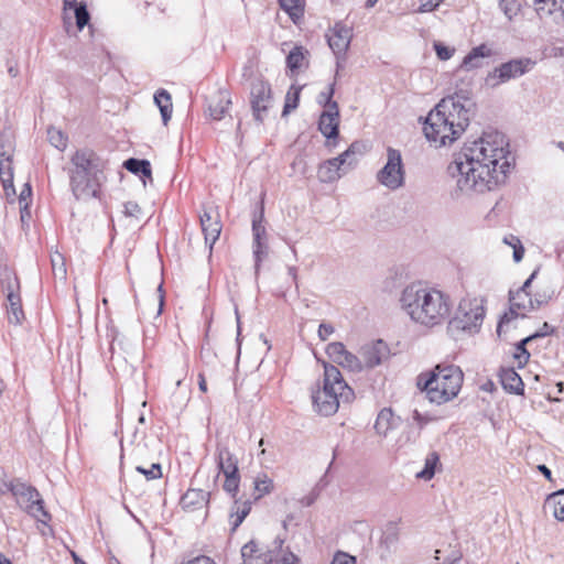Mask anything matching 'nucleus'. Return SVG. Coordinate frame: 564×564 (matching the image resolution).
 <instances>
[{
	"label": "nucleus",
	"mask_w": 564,
	"mask_h": 564,
	"mask_svg": "<svg viewBox=\"0 0 564 564\" xmlns=\"http://www.w3.org/2000/svg\"><path fill=\"white\" fill-rule=\"evenodd\" d=\"M263 220L264 207L263 203H261L259 212L256 213L252 218V249L256 274L259 273L261 262L268 257L269 250L267 230L263 226Z\"/></svg>",
	"instance_id": "12"
},
{
	"label": "nucleus",
	"mask_w": 564,
	"mask_h": 564,
	"mask_svg": "<svg viewBox=\"0 0 564 564\" xmlns=\"http://www.w3.org/2000/svg\"><path fill=\"white\" fill-rule=\"evenodd\" d=\"M440 4L436 0H420L419 12L434 11Z\"/></svg>",
	"instance_id": "57"
},
{
	"label": "nucleus",
	"mask_w": 564,
	"mask_h": 564,
	"mask_svg": "<svg viewBox=\"0 0 564 564\" xmlns=\"http://www.w3.org/2000/svg\"><path fill=\"white\" fill-rule=\"evenodd\" d=\"M326 352L335 362H339L347 354V350L343 343L334 341L327 345Z\"/></svg>",
	"instance_id": "45"
},
{
	"label": "nucleus",
	"mask_w": 564,
	"mask_h": 564,
	"mask_svg": "<svg viewBox=\"0 0 564 564\" xmlns=\"http://www.w3.org/2000/svg\"><path fill=\"white\" fill-rule=\"evenodd\" d=\"M338 364L351 371H360L362 369V359L360 360L357 356L349 351H347V354L343 357V360H340Z\"/></svg>",
	"instance_id": "46"
},
{
	"label": "nucleus",
	"mask_w": 564,
	"mask_h": 564,
	"mask_svg": "<svg viewBox=\"0 0 564 564\" xmlns=\"http://www.w3.org/2000/svg\"><path fill=\"white\" fill-rule=\"evenodd\" d=\"M509 153L505 134L484 132L478 140L464 144L447 171L465 195L490 192L507 180L511 167Z\"/></svg>",
	"instance_id": "1"
},
{
	"label": "nucleus",
	"mask_w": 564,
	"mask_h": 564,
	"mask_svg": "<svg viewBox=\"0 0 564 564\" xmlns=\"http://www.w3.org/2000/svg\"><path fill=\"white\" fill-rule=\"evenodd\" d=\"M231 106V98L227 90L219 89L210 98L208 104V113L213 120L219 121L225 118Z\"/></svg>",
	"instance_id": "19"
},
{
	"label": "nucleus",
	"mask_w": 564,
	"mask_h": 564,
	"mask_svg": "<svg viewBox=\"0 0 564 564\" xmlns=\"http://www.w3.org/2000/svg\"><path fill=\"white\" fill-rule=\"evenodd\" d=\"M225 476V482H224V490L230 494L234 498L236 497L238 489H239V482H240V474H230V475H224Z\"/></svg>",
	"instance_id": "47"
},
{
	"label": "nucleus",
	"mask_w": 564,
	"mask_h": 564,
	"mask_svg": "<svg viewBox=\"0 0 564 564\" xmlns=\"http://www.w3.org/2000/svg\"><path fill=\"white\" fill-rule=\"evenodd\" d=\"M13 139L10 133L0 134V159H12Z\"/></svg>",
	"instance_id": "43"
},
{
	"label": "nucleus",
	"mask_w": 564,
	"mask_h": 564,
	"mask_svg": "<svg viewBox=\"0 0 564 564\" xmlns=\"http://www.w3.org/2000/svg\"><path fill=\"white\" fill-rule=\"evenodd\" d=\"M123 167L130 173L152 180L151 164L148 160L130 158L123 162Z\"/></svg>",
	"instance_id": "28"
},
{
	"label": "nucleus",
	"mask_w": 564,
	"mask_h": 564,
	"mask_svg": "<svg viewBox=\"0 0 564 564\" xmlns=\"http://www.w3.org/2000/svg\"><path fill=\"white\" fill-rule=\"evenodd\" d=\"M209 492L202 489H188L181 498V506L186 511L200 509L208 503Z\"/></svg>",
	"instance_id": "25"
},
{
	"label": "nucleus",
	"mask_w": 564,
	"mask_h": 564,
	"mask_svg": "<svg viewBox=\"0 0 564 564\" xmlns=\"http://www.w3.org/2000/svg\"><path fill=\"white\" fill-rule=\"evenodd\" d=\"M275 544L276 549H281L283 540L276 539ZM268 564H299V558L290 551L280 550V553L275 557H273V554L270 556Z\"/></svg>",
	"instance_id": "34"
},
{
	"label": "nucleus",
	"mask_w": 564,
	"mask_h": 564,
	"mask_svg": "<svg viewBox=\"0 0 564 564\" xmlns=\"http://www.w3.org/2000/svg\"><path fill=\"white\" fill-rule=\"evenodd\" d=\"M352 389L345 382L339 369L334 365L324 364L322 386L312 390V403L316 413L322 416L335 414L340 403L354 399Z\"/></svg>",
	"instance_id": "5"
},
{
	"label": "nucleus",
	"mask_w": 564,
	"mask_h": 564,
	"mask_svg": "<svg viewBox=\"0 0 564 564\" xmlns=\"http://www.w3.org/2000/svg\"><path fill=\"white\" fill-rule=\"evenodd\" d=\"M393 413L391 409H382L376 420L375 429L378 434L387 435L389 430L392 427Z\"/></svg>",
	"instance_id": "33"
},
{
	"label": "nucleus",
	"mask_w": 564,
	"mask_h": 564,
	"mask_svg": "<svg viewBox=\"0 0 564 564\" xmlns=\"http://www.w3.org/2000/svg\"><path fill=\"white\" fill-rule=\"evenodd\" d=\"M500 382L503 389L510 393L522 394L524 384L521 377L513 368L501 369Z\"/></svg>",
	"instance_id": "26"
},
{
	"label": "nucleus",
	"mask_w": 564,
	"mask_h": 564,
	"mask_svg": "<svg viewBox=\"0 0 564 564\" xmlns=\"http://www.w3.org/2000/svg\"><path fill=\"white\" fill-rule=\"evenodd\" d=\"M251 510V501L245 500L240 502L239 500H235L234 506L231 508L230 519H231V530L235 531L246 519Z\"/></svg>",
	"instance_id": "30"
},
{
	"label": "nucleus",
	"mask_w": 564,
	"mask_h": 564,
	"mask_svg": "<svg viewBox=\"0 0 564 564\" xmlns=\"http://www.w3.org/2000/svg\"><path fill=\"white\" fill-rule=\"evenodd\" d=\"M330 564H356V558L344 552H337Z\"/></svg>",
	"instance_id": "52"
},
{
	"label": "nucleus",
	"mask_w": 564,
	"mask_h": 564,
	"mask_svg": "<svg viewBox=\"0 0 564 564\" xmlns=\"http://www.w3.org/2000/svg\"><path fill=\"white\" fill-rule=\"evenodd\" d=\"M334 327L330 324L322 323L318 326V337L321 340L325 341L327 338L334 333Z\"/></svg>",
	"instance_id": "53"
},
{
	"label": "nucleus",
	"mask_w": 564,
	"mask_h": 564,
	"mask_svg": "<svg viewBox=\"0 0 564 564\" xmlns=\"http://www.w3.org/2000/svg\"><path fill=\"white\" fill-rule=\"evenodd\" d=\"M544 335H545V333L536 332V333L521 339L516 345L517 352L514 354V358L519 361L520 366L525 365L530 359V352L528 351V349L525 347L527 344L535 338L543 337Z\"/></svg>",
	"instance_id": "31"
},
{
	"label": "nucleus",
	"mask_w": 564,
	"mask_h": 564,
	"mask_svg": "<svg viewBox=\"0 0 564 564\" xmlns=\"http://www.w3.org/2000/svg\"><path fill=\"white\" fill-rule=\"evenodd\" d=\"M512 249H513L512 257H513L514 262H520L524 256V248H523L522 243L520 242Z\"/></svg>",
	"instance_id": "58"
},
{
	"label": "nucleus",
	"mask_w": 564,
	"mask_h": 564,
	"mask_svg": "<svg viewBox=\"0 0 564 564\" xmlns=\"http://www.w3.org/2000/svg\"><path fill=\"white\" fill-rule=\"evenodd\" d=\"M253 484L254 490L258 492V495L254 497L256 500L260 499L264 495L270 494L273 489V481L265 474L258 476Z\"/></svg>",
	"instance_id": "37"
},
{
	"label": "nucleus",
	"mask_w": 564,
	"mask_h": 564,
	"mask_svg": "<svg viewBox=\"0 0 564 564\" xmlns=\"http://www.w3.org/2000/svg\"><path fill=\"white\" fill-rule=\"evenodd\" d=\"M215 455L217 466L224 475L239 474L238 458L227 446L218 444Z\"/></svg>",
	"instance_id": "21"
},
{
	"label": "nucleus",
	"mask_w": 564,
	"mask_h": 564,
	"mask_svg": "<svg viewBox=\"0 0 564 564\" xmlns=\"http://www.w3.org/2000/svg\"><path fill=\"white\" fill-rule=\"evenodd\" d=\"M377 181L391 191L399 189L404 185L405 171L399 150L388 148L387 163L378 171Z\"/></svg>",
	"instance_id": "10"
},
{
	"label": "nucleus",
	"mask_w": 564,
	"mask_h": 564,
	"mask_svg": "<svg viewBox=\"0 0 564 564\" xmlns=\"http://www.w3.org/2000/svg\"><path fill=\"white\" fill-rule=\"evenodd\" d=\"M485 318L484 300L478 297L463 299L455 312V315L448 322V332L453 336L459 333H477Z\"/></svg>",
	"instance_id": "7"
},
{
	"label": "nucleus",
	"mask_w": 564,
	"mask_h": 564,
	"mask_svg": "<svg viewBox=\"0 0 564 564\" xmlns=\"http://www.w3.org/2000/svg\"><path fill=\"white\" fill-rule=\"evenodd\" d=\"M31 195H32L31 185L29 183H25L23 189L20 193V202L26 200L28 198L31 197Z\"/></svg>",
	"instance_id": "59"
},
{
	"label": "nucleus",
	"mask_w": 564,
	"mask_h": 564,
	"mask_svg": "<svg viewBox=\"0 0 564 564\" xmlns=\"http://www.w3.org/2000/svg\"><path fill=\"white\" fill-rule=\"evenodd\" d=\"M7 292L8 305V319L9 323L19 325L24 318V313L21 305V299L15 289L19 288L17 279L8 278L2 282Z\"/></svg>",
	"instance_id": "17"
},
{
	"label": "nucleus",
	"mask_w": 564,
	"mask_h": 564,
	"mask_svg": "<svg viewBox=\"0 0 564 564\" xmlns=\"http://www.w3.org/2000/svg\"><path fill=\"white\" fill-rule=\"evenodd\" d=\"M400 304L414 323L429 328L443 324L452 310L447 294L421 282L403 289Z\"/></svg>",
	"instance_id": "3"
},
{
	"label": "nucleus",
	"mask_w": 564,
	"mask_h": 564,
	"mask_svg": "<svg viewBox=\"0 0 564 564\" xmlns=\"http://www.w3.org/2000/svg\"><path fill=\"white\" fill-rule=\"evenodd\" d=\"M52 270L55 278H58L59 280L66 279V267L64 262V257L56 252L54 256H52Z\"/></svg>",
	"instance_id": "44"
},
{
	"label": "nucleus",
	"mask_w": 564,
	"mask_h": 564,
	"mask_svg": "<svg viewBox=\"0 0 564 564\" xmlns=\"http://www.w3.org/2000/svg\"><path fill=\"white\" fill-rule=\"evenodd\" d=\"M538 469L545 476L546 479L552 480V473L547 466L539 465Z\"/></svg>",
	"instance_id": "61"
},
{
	"label": "nucleus",
	"mask_w": 564,
	"mask_h": 564,
	"mask_svg": "<svg viewBox=\"0 0 564 564\" xmlns=\"http://www.w3.org/2000/svg\"><path fill=\"white\" fill-rule=\"evenodd\" d=\"M304 61V54L302 52V47H294L286 57L288 67L292 70H299Z\"/></svg>",
	"instance_id": "42"
},
{
	"label": "nucleus",
	"mask_w": 564,
	"mask_h": 564,
	"mask_svg": "<svg viewBox=\"0 0 564 564\" xmlns=\"http://www.w3.org/2000/svg\"><path fill=\"white\" fill-rule=\"evenodd\" d=\"M318 130L328 140L336 139L339 133V110H324L318 120Z\"/></svg>",
	"instance_id": "20"
},
{
	"label": "nucleus",
	"mask_w": 564,
	"mask_h": 564,
	"mask_svg": "<svg viewBox=\"0 0 564 564\" xmlns=\"http://www.w3.org/2000/svg\"><path fill=\"white\" fill-rule=\"evenodd\" d=\"M546 505L552 506L555 519L564 521V489L551 494L546 499Z\"/></svg>",
	"instance_id": "32"
},
{
	"label": "nucleus",
	"mask_w": 564,
	"mask_h": 564,
	"mask_svg": "<svg viewBox=\"0 0 564 564\" xmlns=\"http://www.w3.org/2000/svg\"><path fill=\"white\" fill-rule=\"evenodd\" d=\"M303 2L304 0H279L280 7L293 21L303 15Z\"/></svg>",
	"instance_id": "36"
},
{
	"label": "nucleus",
	"mask_w": 564,
	"mask_h": 564,
	"mask_svg": "<svg viewBox=\"0 0 564 564\" xmlns=\"http://www.w3.org/2000/svg\"><path fill=\"white\" fill-rule=\"evenodd\" d=\"M198 388L202 392L207 391V383H206V379L203 373L198 375Z\"/></svg>",
	"instance_id": "62"
},
{
	"label": "nucleus",
	"mask_w": 564,
	"mask_h": 564,
	"mask_svg": "<svg viewBox=\"0 0 564 564\" xmlns=\"http://www.w3.org/2000/svg\"><path fill=\"white\" fill-rule=\"evenodd\" d=\"M535 11L540 17L555 15L564 20V0H535Z\"/></svg>",
	"instance_id": "27"
},
{
	"label": "nucleus",
	"mask_w": 564,
	"mask_h": 564,
	"mask_svg": "<svg viewBox=\"0 0 564 564\" xmlns=\"http://www.w3.org/2000/svg\"><path fill=\"white\" fill-rule=\"evenodd\" d=\"M202 231L204 234L205 243L213 249L215 242L219 239L223 225L217 207L204 206L203 213L199 215Z\"/></svg>",
	"instance_id": "15"
},
{
	"label": "nucleus",
	"mask_w": 564,
	"mask_h": 564,
	"mask_svg": "<svg viewBox=\"0 0 564 564\" xmlns=\"http://www.w3.org/2000/svg\"><path fill=\"white\" fill-rule=\"evenodd\" d=\"M0 181L2 183L6 195L9 196L11 194H13V195L15 194V189L13 186V174L2 176V178H0Z\"/></svg>",
	"instance_id": "54"
},
{
	"label": "nucleus",
	"mask_w": 564,
	"mask_h": 564,
	"mask_svg": "<svg viewBox=\"0 0 564 564\" xmlns=\"http://www.w3.org/2000/svg\"><path fill=\"white\" fill-rule=\"evenodd\" d=\"M335 93V82L329 84L326 91H322L318 95V102L323 104L326 108L325 110H336L338 109V105L333 100V96Z\"/></svg>",
	"instance_id": "41"
},
{
	"label": "nucleus",
	"mask_w": 564,
	"mask_h": 564,
	"mask_svg": "<svg viewBox=\"0 0 564 564\" xmlns=\"http://www.w3.org/2000/svg\"><path fill=\"white\" fill-rule=\"evenodd\" d=\"M549 299H550V296H546L545 294L536 293V294H534V296H532L530 294L528 297V305L524 311H531V310L539 308L543 304L547 303Z\"/></svg>",
	"instance_id": "49"
},
{
	"label": "nucleus",
	"mask_w": 564,
	"mask_h": 564,
	"mask_svg": "<svg viewBox=\"0 0 564 564\" xmlns=\"http://www.w3.org/2000/svg\"><path fill=\"white\" fill-rule=\"evenodd\" d=\"M474 115V101L456 93L443 98L430 111L423 127L424 134L436 148L449 145L463 134Z\"/></svg>",
	"instance_id": "2"
},
{
	"label": "nucleus",
	"mask_w": 564,
	"mask_h": 564,
	"mask_svg": "<svg viewBox=\"0 0 564 564\" xmlns=\"http://www.w3.org/2000/svg\"><path fill=\"white\" fill-rule=\"evenodd\" d=\"M154 102L160 109L163 123L166 124L172 116V98L169 91L165 89H160L154 95Z\"/></svg>",
	"instance_id": "29"
},
{
	"label": "nucleus",
	"mask_w": 564,
	"mask_h": 564,
	"mask_svg": "<svg viewBox=\"0 0 564 564\" xmlns=\"http://www.w3.org/2000/svg\"><path fill=\"white\" fill-rule=\"evenodd\" d=\"M273 551H262L253 540L241 547L242 564H268Z\"/></svg>",
	"instance_id": "22"
},
{
	"label": "nucleus",
	"mask_w": 564,
	"mask_h": 564,
	"mask_svg": "<svg viewBox=\"0 0 564 564\" xmlns=\"http://www.w3.org/2000/svg\"><path fill=\"white\" fill-rule=\"evenodd\" d=\"M135 470L144 475L148 480L159 479L162 477V467L160 464H152L150 468L137 466Z\"/></svg>",
	"instance_id": "48"
},
{
	"label": "nucleus",
	"mask_w": 564,
	"mask_h": 564,
	"mask_svg": "<svg viewBox=\"0 0 564 564\" xmlns=\"http://www.w3.org/2000/svg\"><path fill=\"white\" fill-rule=\"evenodd\" d=\"M361 359L367 368H375L390 357L389 346L381 339L366 344L360 350Z\"/></svg>",
	"instance_id": "18"
},
{
	"label": "nucleus",
	"mask_w": 564,
	"mask_h": 564,
	"mask_svg": "<svg viewBox=\"0 0 564 564\" xmlns=\"http://www.w3.org/2000/svg\"><path fill=\"white\" fill-rule=\"evenodd\" d=\"M68 9L74 10L76 25L79 30H83L88 24L90 19L86 4L80 2L76 3L74 7H69Z\"/></svg>",
	"instance_id": "40"
},
{
	"label": "nucleus",
	"mask_w": 564,
	"mask_h": 564,
	"mask_svg": "<svg viewBox=\"0 0 564 564\" xmlns=\"http://www.w3.org/2000/svg\"><path fill=\"white\" fill-rule=\"evenodd\" d=\"M106 161L94 150L78 149L70 158L68 169L69 186L76 199L98 197L99 189L106 181Z\"/></svg>",
	"instance_id": "4"
},
{
	"label": "nucleus",
	"mask_w": 564,
	"mask_h": 564,
	"mask_svg": "<svg viewBox=\"0 0 564 564\" xmlns=\"http://www.w3.org/2000/svg\"><path fill=\"white\" fill-rule=\"evenodd\" d=\"M123 213L128 217H134V218L139 219V217L141 215V207L134 202H127L124 204Z\"/></svg>",
	"instance_id": "51"
},
{
	"label": "nucleus",
	"mask_w": 564,
	"mask_h": 564,
	"mask_svg": "<svg viewBox=\"0 0 564 564\" xmlns=\"http://www.w3.org/2000/svg\"><path fill=\"white\" fill-rule=\"evenodd\" d=\"M503 242L509 245L510 247L514 248L517 245H519L521 241L517 236L508 235L503 238Z\"/></svg>",
	"instance_id": "60"
},
{
	"label": "nucleus",
	"mask_w": 564,
	"mask_h": 564,
	"mask_svg": "<svg viewBox=\"0 0 564 564\" xmlns=\"http://www.w3.org/2000/svg\"><path fill=\"white\" fill-rule=\"evenodd\" d=\"M399 541V527L397 522L387 523L379 542L381 557H387L395 549Z\"/></svg>",
	"instance_id": "24"
},
{
	"label": "nucleus",
	"mask_w": 564,
	"mask_h": 564,
	"mask_svg": "<svg viewBox=\"0 0 564 564\" xmlns=\"http://www.w3.org/2000/svg\"><path fill=\"white\" fill-rule=\"evenodd\" d=\"M365 152L361 142H352L346 151L336 158L323 162L318 167V178L323 183H332L346 174L358 162V156Z\"/></svg>",
	"instance_id": "8"
},
{
	"label": "nucleus",
	"mask_w": 564,
	"mask_h": 564,
	"mask_svg": "<svg viewBox=\"0 0 564 564\" xmlns=\"http://www.w3.org/2000/svg\"><path fill=\"white\" fill-rule=\"evenodd\" d=\"M464 373L455 365H437L429 373L417 377V388L436 404H444L456 398L462 389Z\"/></svg>",
	"instance_id": "6"
},
{
	"label": "nucleus",
	"mask_w": 564,
	"mask_h": 564,
	"mask_svg": "<svg viewBox=\"0 0 564 564\" xmlns=\"http://www.w3.org/2000/svg\"><path fill=\"white\" fill-rule=\"evenodd\" d=\"M47 138L50 143L56 149L63 151L67 147V137L62 130L51 127L47 129Z\"/></svg>",
	"instance_id": "39"
},
{
	"label": "nucleus",
	"mask_w": 564,
	"mask_h": 564,
	"mask_svg": "<svg viewBox=\"0 0 564 564\" xmlns=\"http://www.w3.org/2000/svg\"><path fill=\"white\" fill-rule=\"evenodd\" d=\"M533 65L534 62L530 58L511 59L490 72L486 78V82L488 85L496 87L502 83L522 76L529 72Z\"/></svg>",
	"instance_id": "11"
},
{
	"label": "nucleus",
	"mask_w": 564,
	"mask_h": 564,
	"mask_svg": "<svg viewBox=\"0 0 564 564\" xmlns=\"http://www.w3.org/2000/svg\"><path fill=\"white\" fill-rule=\"evenodd\" d=\"M250 104L256 121L263 122L264 116L272 104L271 86L262 79H256L251 84Z\"/></svg>",
	"instance_id": "13"
},
{
	"label": "nucleus",
	"mask_w": 564,
	"mask_h": 564,
	"mask_svg": "<svg viewBox=\"0 0 564 564\" xmlns=\"http://www.w3.org/2000/svg\"><path fill=\"white\" fill-rule=\"evenodd\" d=\"M288 272H289V275L295 282V285L297 286V269L295 267H289Z\"/></svg>",
	"instance_id": "64"
},
{
	"label": "nucleus",
	"mask_w": 564,
	"mask_h": 564,
	"mask_svg": "<svg viewBox=\"0 0 564 564\" xmlns=\"http://www.w3.org/2000/svg\"><path fill=\"white\" fill-rule=\"evenodd\" d=\"M8 490L28 514L44 524L51 520V514L45 510L44 501L35 487L15 479L9 482Z\"/></svg>",
	"instance_id": "9"
},
{
	"label": "nucleus",
	"mask_w": 564,
	"mask_h": 564,
	"mask_svg": "<svg viewBox=\"0 0 564 564\" xmlns=\"http://www.w3.org/2000/svg\"><path fill=\"white\" fill-rule=\"evenodd\" d=\"M413 421L417 425L419 430H422L432 419L427 415L420 413L417 410L413 411Z\"/></svg>",
	"instance_id": "55"
},
{
	"label": "nucleus",
	"mask_w": 564,
	"mask_h": 564,
	"mask_svg": "<svg viewBox=\"0 0 564 564\" xmlns=\"http://www.w3.org/2000/svg\"><path fill=\"white\" fill-rule=\"evenodd\" d=\"M433 46H434V50H435V53H436L437 57L441 61L449 59L454 55V53H455V48L445 46L441 42H434Z\"/></svg>",
	"instance_id": "50"
},
{
	"label": "nucleus",
	"mask_w": 564,
	"mask_h": 564,
	"mask_svg": "<svg viewBox=\"0 0 564 564\" xmlns=\"http://www.w3.org/2000/svg\"><path fill=\"white\" fill-rule=\"evenodd\" d=\"M538 274V270L533 271L531 275L524 281L523 285L516 292L510 291L509 292V301H510V316L508 314H505L497 327V333L500 336L501 329L505 324L509 323L511 318H516L519 316V314L516 312V308L519 310H525L527 304L522 301H518L520 297H529L530 292L529 289L531 286L532 281L535 279Z\"/></svg>",
	"instance_id": "16"
},
{
	"label": "nucleus",
	"mask_w": 564,
	"mask_h": 564,
	"mask_svg": "<svg viewBox=\"0 0 564 564\" xmlns=\"http://www.w3.org/2000/svg\"><path fill=\"white\" fill-rule=\"evenodd\" d=\"M440 460L436 452L430 453L425 458L424 468L416 474V477L424 480H430L435 475V468Z\"/></svg>",
	"instance_id": "35"
},
{
	"label": "nucleus",
	"mask_w": 564,
	"mask_h": 564,
	"mask_svg": "<svg viewBox=\"0 0 564 564\" xmlns=\"http://www.w3.org/2000/svg\"><path fill=\"white\" fill-rule=\"evenodd\" d=\"M492 52L486 44H480L464 57L459 68L464 70H473L482 67L484 58L491 56Z\"/></svg>",
	"instance_id": "23"
},
{
	"label": "nucleus",
	"mask_w": 564,
	"mask_h": 564,
	"mask_svg": "<svg viewBox=\"0 0 564 564\" xmlns=\"http://www.w3.org/2000/svg\"><path fill=\"white\" fill-rule=\"evenodd\" d=\"M316 496L311 494L302 499V505L310 507L315 502Z\"/></svg>",
	"instance_id": "63"
},
{
	"label": "nucleus",
	"mask_w": 564,
	"mask_h": 564,
	"mask_svg": "<svg viewBox=\"0 0 564 564\" xmlns=\"http://www.w3.org/2000/svg\"><path fill=\"white\" fill-rule=\"evenodd\" d=\"M301 87L292 86L285 96V104L283 107L282 116H286L290 111L294 110L299 106Z\"/></svg>",
	"instance_id": "38"
},
{
	"label": "nucleus",
	"mask_w": 564,
	"mask_h": 564,
	"mask_svg": "<svg viewBox=\"0 0 564 564\" xmlns=\"http://www.w3.org/2000/svg\"><path fill=\"white\" fill-rule=\"evenodd\" d=\"M13 174L12 159H0V178Z\"/></svg>",
	"instance_id": "56"
},
{
	"label": "nucleus",
	"mask_w": 564,
	"mask_h": 564,
	"mask_svg": "<svg viewBox=\"0 0 564 564\" xmlns=\"http://www.w3.org/2000/svg\"><path fill=\"white\" fill-rule=\"evenodd\" d=\"M351 37V29L340 22H337L329 31V34H327L328 45L337 58V70L343 67L341 63L345 61V55L349 47ZM337 75L338 72H336V76Z\"/></svg>",
	"instance_id": "14"
}]
</instances>
